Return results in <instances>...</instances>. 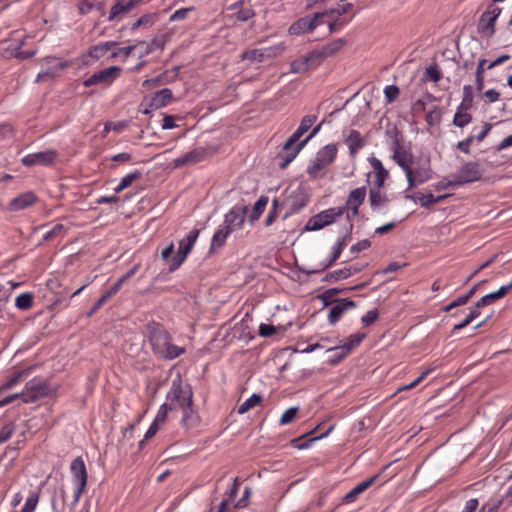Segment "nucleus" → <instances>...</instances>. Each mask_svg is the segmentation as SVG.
Instances as JSON below:
<instances>
[{
  "label": "nucleus",
  "mask_w": 512,
  "mask_h": 512,
  "mask_svg": "<svg viewBox=\"0 0 512 512\" xmlns=\"http://www.w3.org/2000/svg\"><path fill=\"white\" fill-rule=\"evenodd\" d=\"M63 230L64 226L60 223H57L43 235V239L46 241L52 240L53 238L59 236Z\"/></svg>",
  "instance_id": "obj_62"
},
{
  "label": "nucleus",
  "mask_w": 512,
  "mask_h": 512,
  "mask_svg": "<svg viewBox=\"0 0 512 512\" xmlns=\"http://www.w3.org/2000/svg\"><path fill=\"white\" fill-rule=\"evenodd\" d=\"M117 42L115 41H107L101 42L97 45L92 46L89 49V56L93 59L99 60L102 58L109 50L117 46Z\"/></svg>",
  "instance_id": "obj_31"
},
{
  "label": "nucleus",
  "mask_w": 512,
  "mask_h": 512,
  "mask_svg": "<svg viewBox=\"0 0 512 512\" xmlns=\"http://www.w3.org/2000/svg\"><path fill=\"white\" fill-rule=\"evenodd\" d=\"M317 115H306L301 119L300 125L298 128L293 132L298 137H302L316 122Z\"/></svg>",
  "instance_id": "obj_38"
},
{
  "label": "nucleus",
  "mask_w": 512,
  "mask_h": 512,
  "mask_svg": "<svg viewBox=\"0 0 512 512\" xmlns=\"http://www.w3.org/2000/svg\"><path fill=\"white\" fill-rule=\"evenodd\" d=\"M268 204V197L267 196H261L254 204L253 209L249 215V221L250 223H254L257 221L262 213L264 212L266 206Z\"/></svg>",
  "instance_id": "obj_34"
},
{
  "label": "nucleus",
  "mask_w": 512,
  "mask_h": 512,
  "mask_svg": "<svg viewBox=\"0 0 512 512\" xmlns=\"http://www.w3.org/2000/svg\"><path fill=\"white\" fill-rule=\"evenodd\" d=\"M382 189L379 187H370L369 189V204L374 212L379 211L389 202L387 194L382 192Z\"/></svg>",
  "instance_id": "obj_23"
},
{
  "label": "nucleus",
  "mask_w": 512,
  "mask_h": 512,
  "mask_svg": "<svg viewBox=\"0 0 512 512\" xmlns=\"http://www.w3.org/2000/svg\"><path fill=\"white\" fill-rule=\"evenodd\" d=\"M337 49V46L334 47L332 45H327L322 47L321 49H316L309 52L308 54L304 55V57L305 59H307L309 66H311L319 64L326 57L332 55Z\"/></svg>",
  "instance_id": "obj_24"
},
{
  "label": "nucleus",
  "mask_w": 512,
  "mask_h": 512,
  "mask_svg": "<svg viewBox=\"0 0 512 512\" xmlns=\"http://www.w3.org/2000/svg\"><path fill=\"white\" fill-rule=\"evenodd\" d=\"M199 234L200 230L194 228L183 239L180 240L178 251L169 263L170 272L177 270L186 260L187 256L192 251Z\"/></svg>",
  "instance_id": "obj_4"
},
{
  "label": "nucleus",
  "mask_w": 512,
  "mask_h": 512,
  "mask_svg": "<svg viewBox=\"0 0 512 512\" xmlns=\"http://www.w3.org/2000/svg\"><path fill=\"white\" fill-rule=\"evenodd\" d=\"M300 137L292 133L283 145L282 152L278 154L279 166L286 168L306 146V141H299Z\"/></svg>",
  "instance_id": "obj_8"
},
{
  "label": "nucleus",
  "mask_w": 512,
  "mask_h": 512,
  "mask_svg": "<svg viewBox=\"0 0 512 512\" xmlns=\"http://www.w3.org/2000/svg\"><path fill=\"white\" fill-rule=\"evenodd\" d=\"M333 428H334V426L331 425L325 432L309 439L308 441L302 442V443H300V442L302 441V439L305 438L306 435H303L297 439H293L292 440L293 446L298 449H307L310 446L311 442L326 437L333 430Z\"/></svg>",
  "instance_id": "obj_39"
},
{
  "label": "nucleus",
  "mask_w": 512,
  "mask_h": 512,
  "mask_svg": "<svg viewBox=\"0 0 512 512\" xmlns=\"http://www.w3.org/2000/svg\"><path fill=\"white\" fill-rule=\"evenodd\" d=\"M473 106V87L471 85H465L463 87L462 102L457 107L459 110H469Z\"/></svg>",
  "instance_id": "obj_41"
},
{
  "label": "nucleus",
  "mask_w": 512,
  "mask_h": 512,
  "mask_svg": "<svg viewBox=\"0 0 512 512\" xmlns=\"http://www.w3.org/2000/svg\"><path fill=\"white\" fill-rule=\"evenodd\" d=\"M242 60H249L251 62H263V52L261 49L246 50L241 54Z\"/></svg>",
  "instance_id": "obj_50"
},
{
  "label": "nucleus",
  "mask_w": 512,
  "mask_h": 512,
  "mask_svg": "<svg viewBox=\"0 0 512 512\" xmlns=\"http://www.w3.org/2000/svg\"><path fill=\"white\" fill-rule=\"evenodd\" d=\"M38 201V197L33 192H26L18 197L13 198L9 203V208L12 211L23 210L32 206Z\"/></svg>",
  "instance_id": "obj_22"
},
{
  "label": "nucleus",
  "mask_w": 512,
  "mask_h": 512,
  "mask_svg": "<svg viewBox=\"0 0 512 512\" xmlns=\"http://www.w3.org/2000/svg\"><path fill=\"white\" fill-rule=\"evenodd\" d=\"M70 470L73 476V481L76 484L72 502V505L75 506L79 502L82 493L85 491L88 479L86 465L82 457H76L72 461Z\"/></svg>",
  "instance_id": "obj_6"
},
{
  "label": "nucleus",
  "mask_w": 512,
  "mask_h": 512,
  "mask_svg": "<svg viewBox=\"0 0 512 512\" xmlns=\"http://www.w3.org/2000/svg\"><path fill=\"white\" fill-rule=\"evenodd\" d=\"M472 121V115L467 113V110H459L457 108L453 118V124L457 127L463 128Z\"/></svg>",
  "instance_id": "obj_43"
},
{
  "label": "nucleus",
  "mask_w": 512,
  "mask_h": 512,
  "mask_svg": "<svg viewBox=\"0 0 512 512\" xmlns=\"http://www.w3.org/2000/svg\"><path fill=\"white\" fill-rule=\"evenodd\" d=\"M227 9L235 11L234 18L240 22H246L256 15L252 5L250 4V0H238L229 5Z\"/></svg>",
  "instance_id": "obj_20"
},
{
  "label": "nucleus",
  "mask_w": 512,
  "mask_h": 512,
  "mask_svg": "<svg viewBox=\"0 0 512 512\" xmlns=\"http://www.w3.org/2000/svg\"><path fill=\"white\" fill-rule=\"evenodd\" d=\"M232 232L233 231L230 230L227 226H225L224 224H221L217 228L216 232L214 233V235L212 237L210 252L222 248L226 243V239Z\"/></svg>",
  "instance_id": "obj_28"
},
{
  "label": "nucleus",
  "mask_w": 512,
  "mask_h": 512,
  "mask_svg": "<svg viewBox=\"0 0 512 512\" xmlns=\"http://www.w3.org/2000/svg\"><path fill=\"white\" fill-rule=\"evenodd\" d=\"M390 466H385L381 471L376 473L375 475L363 480L358 483L353 489H351L344 497L343 503H353L357 500L360 494L364 493L367 489L372 487L375 484H383L387 481V479L383 478L384 471Z\"/></svg>",
  "instance_id": "obj_10"
},
{
  "label": "nucleus",
  "mask_w": 512,
  "mask_h": 512,
  "mask_svg": "<svg viewBox=\"0 0 512 512\" xmlns=\"http://www.w3.org/2000/svg\"><path fill=\"white\" fill-rule=\"evenodd\" d=\"M209 150L204 147H197L185 153L184 155L173 160V167L180 168L183 166L194 165L207 159Z\"/></svg>",
  "instance_id": "obj_15"
},
{
  "label": "nucleus",
  "mask_w": 512,
  "mask_h": 512,
  "mask_svg": "<svg viewBox=\"0 0 512 512\" xmlns=\"http://www.w3.org/2000/svg\"><path fill=\"white\" fill-rule=\"evenodd\" d=\"M367 190L365 186L353 189L345 202L347 205L361 206L366 198Z\"/></svg>",
  "instance_id": "obj_33"
},
{
  "label": "nucleus",
  "mask_w": 512,
  "mask_h": 512,
  "mask_svg": "<svg viewBox=\"0 0 512 512\" xmlns=\"http://www.w3.org/2000/svg\"><path fill=\"white\" fill-rule=\"evenodd\" d=\"M309 68L310 66L304 56L292 61L290 64V72L292 73H304L308 71Z\"/></svg>",
  "instance_id": "obj_48"
},
{
  "label": "nucleus",
  "mask_w": 512,
  "mask_h": 512,
  "mask_svg": "<svg viewBox=\"0 0 512 512\" xmlns=\"http://www.w3.org/2000/svg\"><path fill=\"white\" fill-rule=\"evenodd\" d=\"M110 299H111V297L106 292H104L102 294V296L91 307L90 311L87 313L88 317H91L92 315H94Z\"/></svg>",
  "instance_id": "obj_59"
},
{
  "label": "nucleus",
  "mask_w": 512,
  "mask_h": 512,
  "mask_svg": "<svg viewBox=\"0 0 512 512\" xmlns=\"http://www.w3.org/2000/svg\"><path fill=\"white\" fill-rule=\"evenodd\" d=\"M497 300H499V298L497 297L495 292L489 293V294L481 297L477 301V307H485V306L491 305L494 302H496Z\"/></svg>",
  "instance_id": "obj_64"
},
{
  "label": "nucleus",
  "mask_w": 512,
  "mask_h": 512,
  "mask_svg": "<svg viewBox=\"0 0 512 512\" xmlns=\"http://www.w3.org/2000/svg\"><path fill=\"white\" fill-rule=\"evenodd\" d=\"M284 49L285 47L283 44L261 49V52H263V60L279 56L284 51Z\"/></svg>",
  "instance_id": "obj_51"
},
{
  "label": "nucleus",
  "mask_w": 512,
  "mask_h": 512,
  "mask_svg": "<svg viewBox=\"0 0 512 512\" xmlns=\"http://www.w3.org/2000/svg\"><path fill=\"white\" fill-rule=\"evenodd\" d=\"M368 161L375 172V181L371 187L384 188L385 181L389 177V171L383 166L382 162L374 156L369 157Z\"/></svg>",
  "instance_id": "obj_21"
},
{
  "label": "nucleus",
  "mask_w": 512,
  "mask_h": 512,
  "mask_svg": "<svg viewBox=\"0 0 512 512\" xmlns=\"http://www.w3.org/2000/svg\"><path fill=\"white\" fill-rule=\"evenodd\" d=\"M351 275H352V268L345 267V268L338 269V270L327 273L324 276L323 281H327V282L338 281L341 279H347Z\"/></svg>",
  "instance_id": "obj_40"
},
{
  "label": "nucleus",
  "mask_w": 512,
  "mask_h": 512,
  "mask_svg": "<svg viewBox=\"0 0 512 512\" xmlns=\"http://www.w3.org/2000/svg\"><path fill=\"white\" fill-rule=\"evenodd\" d=\"M366 337L365 333H355L351 334L346 341L343 344H340V346L348 353L350 354L352 350L359 346L360 343L363 341V339Z\"/></svg>",
  "instance_id": "obj_37"
},
{
  "label": "nucleus",
  "mask_w": 512,
  "mask_h": 512,
  "mask_svg": "<svg viewBox=\"0 0 512 512\" xmlns=\"http://www.w3.org/2000/svg\"><path fill=\"white\" fill-rule=\"evenodd\" d=\"M379 317V312L377 309L369 310L365 315L361 317V322L363 326L369 327L372 325Z\"/></svg>",
  "instance_id": "obj_58"
},
{
  "label": "nucleus",
  "mask_w": 512,
  "mask_h": 512,
  "mask_svg": "<svg viewBox=\"0 0 512 512\" xmlns=\"http://www.w3.org/2000/svg\"><path fill=\"white\" fill-rule=\"evenodd\" d=\"M400 94V89L396 85H388L384 89V95L387 103L394 102Z\"/></svg>",
  "instance_id": "obj_53"
},
{
  "label": "nucleus",
  "mask_w": 512,
  "mask_h": 512,
  "mask_svg": "<svg viewBox=\"0 0 512 512\" xmlns=\"http://www.w3.org/2000/svg\"><path fill=\"white\" fill-rule=\"evenodd\" d=\"M170 411H173V410H172V407L170 405H168V403L162 404L158 410V413H157L154 421L156 423H158L159 425L164 423L166 421L167 415Z\"/></svg>",
  "instance_id": "obj_56"
},
{
  "label": "nucleus",
  "mask_w": 512,
  "mask_h": 512,
  "mask_svg": "<svg viewBox=\"0 0 512 512\" xmlns=\"http://www.w3.org/2000/svg\"><path fill=\"white\" fill-rule=\"evenodd\" d=\"M158 18H159V14L156 12H153V13H146L138 19L140 20L141 27L149 28L157 22Z\"/></svg>",
  "instance_id": "obj_52"
},
{
  "label": "nucleus",
  "mask_w": 512,
  "mask_h": 512,
  "mask_svg": "<svg viewBox=\"0 0 512 512\" xmlns=\"http://www.w3.org/2000/svg\"><path fill=\"white\" fill-rule=\"evenodd\" d=\"M247 210H248L247 206H245V205L233 206L225 214L224 221L222 224L227 226L232 231L242 228V226L245 222Z\"/></svg>",
  "instance_id": "obj_16"
},
{
  "label": "nucleus",
  "mask_w": 512,
  "mask_h": 512,
  "mask_svg": "<svg viewBox=\"0 0 512 512\" xmlns=\"http://www.w3.org/2000/svg\"><path fill=\"white\" fill-rule=\"evenodd\" d=\"M33 305V294L26 292L22 293L15 299V306L21 310H28Z\"/></svg>",
  "instance_id": "obj_45"
},
{
  "label": "nucleus",
  "mask_w": 512,
  "mask_h": 512,
  "mask_svg": "<svg viewBox=\"0 0 512 512\" xmlns=\"http://www.w3.org/2000/svg\"><path fill=\"white\" fill-rule=\"evenodd\" d=\"M343 216V208L332 207L312 216L306 223L305 231H317L336 222Z\"/></svg>",
  "instance_id": "obj_5"
},
{
  "label": "nucleus",
  "mask_w": 512,
  "mask_h": 512,
  "mask_svg": "<svg viewBox=\"0 0 512 512\" xmlns=\"http://www.w3.org/2000/svg\"><path fill=\"white\" fill-rule=\"evenodd\" d=\"M40 498V492H33L26 499V502L20 512H35Z\"/></svg>",
  "instance_id": "obj_46"
},
{
  "label": "nucleus",
  "mask_w": 512,
  "mask_h": 512,
  "mask_svg": "<svg viewBox=\"0 0 512 512\" xmlns=\"http://www.w3.org/2000/svg\"><path fill=\"white\" fill-rule=\"evenodd\" d=\"M262 401V396L259 394H252L248 399H246L239 407H238V413L239 414H245L253 407L259 405Z\"/></svg>",
  "instance_id": "obj_42"
},
{
  "label": "nucleus",
  "mask_w": 512,
  "mask_h": 512,
  "mask_svg": "<svg viewBox=\"0 0 512 512\" xmlns=\"http://www.w3.org/2000/svg\"><path fill=\"white\" fill-rule=\"evenodd\" d=\"M324 16L325 13H316L312 17H302L290 26L289 33L291 35H299L312 31L318 25V19Z\"/></svg>",
  "instance_id": "obj_18"
},
{
  "label": "nucleus",
  "mask_w": 512,
  "mask_h": 512,
  "mask_svg": "<svg viewBox=\"0 0 512 512\" xmlns=\"http://www.w3.org/2000/svg\"><path fill=\"white\" fill-rule=\"evenodd\" d=\"M15 431V426L13 423L5 424L0 431V445L6 441H8Z\"/></svg>",
  "instance_id": "obj_57"
},
{
  "label": "nucleus",
  "mask_w": 512,
  "mask_h": 512,
  "mask_svg": "<svg viewBox=\"0 0 512 512\" xmlns=\"http://www.w3.org/2000/svg\"><path fill=\"white\" fill-rule=\"evenodd\" d=\"M102 2H99L97 4L95 3H92V2H88V1H81L79 4H78V9H79V12L81 14H88L89 12H91L94 8H102Z\"/></svg>",
  "instance_id": "obj_60"
},
{
  "label": "nucleus",
  "mask_w": 512,
  "mask_h": 512,
  "mask_svg": "<svg viewBox=\"0 0 512 512\" xmlns=\"http://www.w3.org/2000/svg\"><path fill=\"white\" fill-rule=\"evenodd\" d=\"M58 152L54 149L31 153L24 156L21 160L22 164L26 167L32 166H49L52 165L57 158Z\"/></svg>",
  "instance_id": "obj_14"
},
{
  "label": "nucleus",
  "mask_w": 512,
  "mask_h": 512,
  "mask_svg": "<svg viewBox=\"0 0 512 512\" xmlns=\"http://www.w3.org/2000/svg\"><path fill=\"white\" fill-rule=\"evenodd\" d=\"M52 392L48 382L42 378H33L28 381L23 390V403H33L47 397Z\"/></svg>",
  "instance_id": "obj_7"
},
{
  "label": "nucleus",
  "mask_w": 512,
  "mask_h": 512,
  "mask_svg": "<svg viewBox=\"0 0 512 512\" xmlns=\"http://www.w3.org/2000/svg\"><path fill=\"white\" fill-rule=\"evenodd\" d=\"M162 38L163 37H155L150 42L139 41L137 46L143 47L141 56L148 55L157 49H163L165 46V41Z\"/></svg>",
  "instance_id": "obj_32"
},
{
  "label": "nucleus",
  "mask_w": 512,
  "mask_h": 512,
  "mask_svg": "<svg viewBox=\"0 0 512 512\" xmlns=\"http://www.w3.org/2000/svg\"><path fill=\"white\" fill-rule=\"evenodd\" d=\"M441 121V109L435 106L426 115V122L428 125L433 126Z\"/></svg>",
  "instance_id": "obj_55"
},
{
  "label": "nucleus",
  "mask_w": 512,
  "mask_h": 512,
  "mask_svg": "<svg viewBox=\"0 0 512 512\" xmlns=\"http://www.w3.org/2000/svg\"><path fill=\"white\" fill-rule=\"evenodd\" d=\"M502 504V499L490 500L482 506L481 512H498Z\"/></svg>",
  "instance_id": "obj_61"
},
{
  "label": "nucleus",
  "mask_w": 512,
  "mask_h": 512,
  "mask_svg": "<svg viewBox=\"0 0 512 512\" xmlns=\"http://www.w3.org/2000/svg\"><path fill=\"white\" fill-rule=\"evenodd\" d=\"M172 97V91L168 88H164L160 91H157L153 98L151 99L149 108L152 110L160 109L166 106L172 100Z\"/></svg>",
  "instance_id": "obj_29"
},
{
  "label": "nucleus",
  "mask_w": 512,
  "mask_h": 512,
  "mask_svg": "<svg viewBox=\"0 0 512 512\" xmlns=\"http://www.w3.org/2000/svg\"><path fill=\"white\" fill-rule=\"evenodd\" d=\"M67 66H68L67 63H57L56 70H45L43 72H40L37 75L35 82L39 83V82L46 80L47 78H54V77L58 76L59 73L62 70H64Z\"/></svg>",
  "instance_id": "obj_44"
},
{
  "label": "nucleus",
  "mask_w": 512,
  "mask_h": 512,
  "mask_svg": "<svg viewBox=\"0 0 512 512\" xmlns=\"http://www.w3.org/2000/svg\"><path fill=\"white\" fill-rule=\"evenodd\" d=\"M442 78V73L438 69L437 64H432L429 67L426 68L423 79L425 80H431L435 83L439 82Z\"/></svg>",
  "instance_id": "obj_47"
},
{
  "label": "nucleus",
  "mask_w": 512,
  "mask_h": 512,
  "mask_svg": "<svg viewBox=\"0 0 512 512\" xmlns=\"http://www.w3.org/2000/svg\"><path fill=\"white\" fill-rule=\"evenodd\" d=\"M168 405L172 407V410L182 408L187 404H193V392L189 384L183 385V381L178 375L173 379L171 387L166 396Z\"/></svg>",
  "instance_id": "obj_2"
},
{
  "label": "nucleus",
  "mask_w": 512,
  "mask_h": 512,
  "mask_svg": "<svg viewBox=\"0 0 512 512\" xmlns=\"http://www.w3.org/2000/svg\"><path fill=\"white\" fill-rule=\"evenodd\" d=\"M482 176L483 169L481 168L480 163L477 161H469L464 163L455 175L456 184L462 186L468 183L477 182L481 180Z\"/></svg>",
  "instance_id": "obj_11"
},
{
  "label": "nucleus",
  "mask_w": 512,
  "mask_h": 512,
  "mask_svg": "<svg viewBox=\"0 0 512 512\" xmlns=\"http://www.w3.org/2000/svg\"><path fill=\"white\" fill-rule=\"evenodd\" d=\"M392 158L403 169V171L411 169V163L413 160L412 154L401 149L397 143L395 145Z\"/></svg>",
  "instance_id": "obj_30"
},
{
  "label": "nucleus",
  "mask_w": 512,
  "mask_h": 512,
  "mask_svg": "<svg viewBox=\"0 0 512 512\" xmlns=\"http://www.w3.org/2000/svg\"><path fill=\"white\" fill-rule=\"evenodd\" d=\"M146 334L153 354L161 360H173L185 352L184 347L174 345L167 329L157 322L146 325Z\"/></svg>",
  "instance_id": "obj_1"
},
{
  "label": "nucleus",
  "mask_w": 512,
  "mask_h": 512,
  "mask_svg": "<svg viewBox=\"0 0 512 512\" xmlns=\"http://www.w3.org/2000/svg\"><path fill=\"white\" fill-rule=\"evenodd\" d=\"M308 202L309 196L304 189L297 188L293 190L281 204L282 206H287L289 209L285 215V218H287L291 214L298 213L308 204Z\"/></svg>",
  "instance_id": "obj_13"
},
{
  "label": "nucleus",
  "mask_w": 512,
  "mask_h": 512,
  "mask_svg": "<svg viewBox=\"0 0 512 512\" xmlns=\"http://www.w3.org/2000/svg\"><path fill=\"white\" fill-rule=\"evenodd\" d=\"M338 153L337 144L331 143L322 147L307 168L310 177L316 178L320 172L334 162Z\"/></svg>",
  "instance_id": "obj_3"
},
{
  "label": "nucleus",
  "mask_w": 512,
  "mask_h": 512,
  "mask_svg": "<svg viewBox=\"0 0 512 512\" xmlns=\"http://www.w3.org/2000/svg\"><path fill=\"white\" fill-rule=\"evenodd\" d=\"M141 176H142V173L139 170H135V171L127 174L120 180V183L118 184V186L114 188L115 193L118 194V193L122 192L123 190H125L126 188L130 187L132 185V183L135 180L140 179Z\"/></svg>",
  "instance_id": "obj_35"
},
{
  "label": "nucleus",
  "mask_w": 512,
  "mask_h": 512,
  "mask_svg": "<svg viewBox=\"0 0 512 512\" xmlns=\"http://www.w3.org/2000/svg\"><path fill=\"white\" fill-rule=\"evenodd\" d=\"M345 142L348 146L349 155L351 157H355L359 150L362 149L366 144L358 130H351Z\"/></svg>",
  "instance_id": "obj_26"
},
{
  "label": "nucleus",
  "mask_w": 512,
  "mask_h": 512,
  "mask_svg": "<svg viewBox=\"0 0 512 512\" xmlns=\"http://www.w3.org/2000/svg\"><path fill=\"white\" fill-rule=\"evenodd\" d=\"M181 410L183 412L181 423L186 429L194 428L199 424L200 417L194 410L193 404L186 403V406L182 407Z\"/></svg>",
  "instance_id": "obj_27"
},
{
  "label": "nucleus",
  "mask_w": 512,
  "mask_h": 512,
  "mask_svg": "<svg viewBox=\"0 0 512 512\" xmlns=\"http://www.w3.org/2000/svg\"><path fill=\"white\" fill-rule=\"evenodd\" d=\"M352 230H353V224L350 223V225H348V227L346 228L345 235L337 241L336 246L334 248V251H333L330 259L323 266L322 270L331 267L337 261V259L340 257L344 247L346 246L347 240L351 236Z\"/></svg>",
  "instance_id": "obj_25"
},
{
  "label": "nucleus",
  "mask_w": 512,
  "mask_h": 512,
  "mask_svg": "<svg viewBox=\"0 0 512 512\" xmlns=\"http://www.w3.org/2000/svg\"><path fill=\"white\" fill-rule=\"evenodd\" d=\"M356 306L357 304L355 301L347 298L335 300V303L328 314L329 324L334 326L346 311L354 309Z\"/></svg>",
  "instance_id": "obj_19"
},
{
  "label": "nucleus",
  "mask_w": 512,
  "mask_h": 512,
  "mask_svg": "<svg viewBox=\"0 0 512 512\" xmlns=\"http://www.w3.org/2000/svg\"><path fill=\"white\" fill-rule=\"evenodd\" d=\"M413 173L418 180V183H425L432 177V170L429 166L418 167L413 169Z\"/></svg>",
  "instance_id": "obj_49"
},
{
  "label": "nucleus",
  "mask_w": 512,
  "mask_h": 512,
  "mask_svg": "<svg viewBox=\"0 0 512 512\" xmlns=\"http://www.w3.org/2000/svg\"><path fill=\"white\" fill-rule=\"evenodd\" d=\"M122 68L119 66H111L93 73L87 78L83 85L91 87L98 84L110 85L120 75Z\"/></svg>",
  "instance_id": "obj_12"
},
{
  "label": "nucleus",
  "mask_w": 512,
  "mask_h": 512,
  "mask_svg": "<svg viewBox=\"0 0 512 512\" xmlns=\"http://www.w3.org/2000/svg\"><path fill=\"white\" fill-rule=\"evenodd\" d=\"M501 13V8L494 3L488 5L487 10L480 16L477 31L483 37H491L495 33V23Z\"/></svg>",
  "instance_id": "obj_9"
},
{
  "label": "nucleus",
  "mask_w": 512,
  "mask_h": 512,
  "mask_svg": "<svg viewBox=\"0 0 512 512\" xmlns=\"http://www.w3.org/2000/svg\"><path fill=\"white\" fill-rule=\"evenodd\" d=\"M327 352L331 353V356L327 362L333 366L340 363L345 357L349 355L340 345L328 348Z\"/></svg>",
  "instance_id": "obj_36"
},
{
  "label": "nucleus",
  "mask_w": 512,
  "mask_h": 512,
  "mask_svg": "<svg viewBox=\"0 0 512 512\" xmlns=\"http://www.w3.org/2000/svg\"><path fill=\"white\" fill-rule=\"evenodd\" d=\"M144 0H117L111 7L108 21L122 20L134 8L138 7Z\"/></svg>",
  "instance_id": "obj_17"
},
{
  "label": "nucleus",
  "mask_w": 512,
  "mask_h": 512,
  "mask_svg": "<svg viewBox=\"0 0 512 512\" xmlns=\"http://www.w3.org/2000/svg\"><path fill=\"white\" fill-rule=\"evenodd\" d=\"M193 9V7L178 9L170 16L169 20L171 22L184 20Z\"/></svg>",
  "instance_id": "obj_63"
},
{
  "label": "nucleus",
  "mask_w": 512,
  "mask_h": 512,
  "mask_svg": "<svg viewBox=\"0 0 512 512\" xmlns=\"http://www.w3.org/2000/svg\"><path fill=\"white\" fill-rule=\"evenodd\" d=\"M298 412H299L298 407H290L282 414V416L280 418V424L287 425V424L291 423L297 416Z\"/></svg>",
  "instance_id": "obj_54"
}]
</instances>
